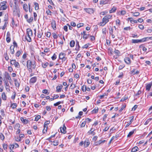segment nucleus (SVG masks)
<instances>
[{"mask_svg":"<svg viewBox=\"0 0 152 152\" xmlns=\"http://www.w3.org/2000/svg\"><path fill=\"white\" fill-rule=\"evenodd\" d=\"M36 62L34 61L32 62L31 60H28L26 62V65L28 70L29 72H32V66L33 69H34L36 67Z\"/></svg>","mask_w":152,"mask_h":152,"instance_id":"nucleus-1","label":"nucleus"},{"mask_svg":"<svg viewBox=\"0 0 152 152\" xmlns=\"http://www.w3.org/2000/svg\"><path fill=\"white\" fill-rule=\"evenodd\" d=\"M112 15H107L105 16L102 19V21L99 23V25L101 26H104L109 21V20L111 18Z\"/></svg>","mask_w":152,"mask_h":152,"instance_id":"nucleus-2","label":"nucleus"},{"mask_svg":"<svg viewBox=\"0 0 152 152\" xmlns=\"http://www.w3.org/2000/svg\"><path fill=\"white\" fill-rule=\"evenodd\" d=\"M27 35L26 37V39L28 42H30L31 41V37L32 36L33 33L32 30L29 28L26 30Z\"/></svg>","mask_w":152,"mask_h":152,"instance_id":"nucleus-3","label":"nucleus"},{"mask_svg":"<svg viewBox=\"0 0 152 152\" xmlns=\"http://www.w3.org/2000/svg\"><path fill=\"white\" fill-rule=\"evenodd\" d=\"M4 84L5 87L7 91L8 92L10 91V86L9 85L8 80H4Z\"/></svg>","mask_w":152,"mask_h":152,"instance_id":"nucleus-4","label":"nucleus"},{"mask_svg":"<svg viewBox=\"0 0 152 152\" xmlns=\"http://www.w3.org/2000/svg\"><path fill=\"white\" fill-rule=\"evenodd\" d=\"M147 38V37L145 38L140 39H133L132 40V43H138L139 42H144L146 41V39Z\"/></svg>","mask_w":152,"mask_h":152,"instance_id":"nucleus-5","label":"nucleus"},{"mask_svg":"<svg viewBox=\"0 0 152 152\" xmlns=\"http://www.w3.org/2000/svg\"><path fill=\"white\" fill-rule=\"evenodd\" d=\"M51 27L53 28L55 30H56V27L55 21L54 20H52L51 21Z\"/></svg>","mask_w":152,"mask_h":152,"instance_id":"nucleus-6","label":"nucleus"},{"mask_svg":"<svg viewBox=\"0 0 152 152\" xmlns=\"http://www.w3.org/2000/svg\"><path fill=\"white\" fill-rule=\"evenodd\" d=\"M84 10L87 13L91 14L94 12V10L92 8H84Z\"/></svg>","mask_w":152,"mask_h":152,"instance_id":"nucleus-7","label":"nucleus"},{"mask_svg":"<svg viewBox=\"0 0 152 152\" xmlns=\"http://www.w3.org/2000/svg\"><path fill=\"white\" fill-rule=\"evenodd\" d=\"M61 132L64 134L66 133V128L64 124L63 127H61L60 128Z\"/></svg>","mask_w":152,"mask_h":152,"instance_id":"nucleus-8","label":"nucleus"},{"mask_svg":"<svg viewBox=\"0 0 152 152\" xmlns=\"http://www.w3.org/2000/svg\"><path fill=\"white\" fill-rule=\"evenodd\" d=\"M10 32L8 31L7 34V37L6 39V41L7 42L9 43L10 42L11 39L10 38Z\"/></svg>","mask_w":152,"mask_h":152,"instance_id":"nucleus-9","label":"nucleus"},{"mask_svg":"<svg viewBox=\"0 0 152 152\" xmlns=\"http://www.w3.org/2000/svg\"><path fill=\"white\" fill-rule=\"evenodd\" d=\"M129 119H130L129 122H127V124L126 125L125 127H127L130 124H131L132 122L133 121L134 116H132L129 117Z\"/></svg>","mask_w":152,"mask_h":152,"instance_id":"nucleus-10","label":"nucleus"},{"mask_svg":"<svg viewBox=\"0 0 152 152\" xmlns=\"http://www.w3.org/2000/svg\"><path fill=\"white\" fill-rule=\"evenodd\" d=\"M127 20H130L131 23L132 24L137 23V20H133V18H128L127 19Z\"/></svg>","mask_w":152,"mask_h":152,"instance_id":"nucleus-11","label":"nucleus"},{"mask_svg":"<svg viewBox=\"0 0 152 152\" xmlns=\"http://www.w3.org/2000/svg\"><path fill=\"white\" fill-rule=\"evenodd\" d=\"M152 86V82H151L150 83L147 84L146 88V90L148 91H149Z\"/></svg>","mask_w":152,"mask_h":152,"instance_id":"nucleus-12","label":"nucleus"},{"mask_svg":"<svg viewBox=\"0 0 152 152\" xmlns=\"http://www.w3.org/2000/svg\"><path fill=\"white\" fill-rule=\"evenodd\" d=\"M125 63L127 64H129L131 63V60L129 57H125L124 59Z\"/></svg>","mask_w":152,"mask_h":152,"instance_id":"nucleus-13","label":"nucleus"},{"mask_svg":"<svg viewBox=\"0 0 152 152\" xmlns=\"http://www.w3.org/2000/svg\"><path fill=\"white\" fill-rule=\"evenodd\" d=\"M63 88V86L61 84L60 86H58L56 87V92H60L61 91V89Z\"/></svg>","mask_w":152,"mask_h":152,"instance_id":"nucleus-14","label":"nucleus"},{"mask_svg":"<svg viewBox=\"0 0 152 152\" xmlns=\"http://www.w3.org/2000/svg\"><path fill=\"white\" fill-rule=\"evenodd\" d=\"M135 71V69H133L131 71V73L133 74V75H137L140 73L139 71L138 70Z\"/></svg>","mask_w":152,"mask_h":152,"instance_id":"nucleus-15","label":"nucleus"},{"mask_svg":"<svg viewBox=\"0 0 152 152\" xmlns=\"http://www.w3.org/2000/svg\"><path fill=\"white\" fill-rule=\"evenodd\" d=\"M90 144L89 141L87 140V141H85L84 142V146L85 148L88 147Z\"/></svg>","mask_w":152,"mask_h":152,"instance_id":"nucleus-16","label":"nucleus"},{"mask_svg":"<svg viewBox=\"0 0 152 152\" xmlns=\"http://www.w3.org/2000/svg\"><path fill=\"white\" fill-rule=\"evenodd\" d=\"M43 33L42 32V30H39L38 31V35L37 37L38 38H41L42 37V35H43Z\"/></svg>","mask_w":152,"mask_h":152,"instance_id":"nucleus-17","label":"nucleus"},{"mask_svg":"<svg viewBox=\"0 0 152 152\" xmlns=\"http://www.w3.org/2000/svg\"><path fill=\"white\" fill-rule=\"evenodd\" d=\"M20 119L22 122L24 124H27L28 122V120L27 119H24L23 117H21Z\"/></svg>","mask_w":152,"mask_h":152,"instance_id":"nucleus-18","label":"nucleus"},{"mask_svg":"<svg viewBox=\"0 0 152 152\" xmlns=\"http://www.w3.org/2000/svg\"><path fill=\"white\" fill-rule=\"evenodd\" d=\"M14 46L13 45H11L10 48V53L11 54H13L15 53V50H14Z\"/></svg>","mask_w":152,"mask_h":152,"instance_id":"nucleus-19","label":"nucleus"},{"mask_svg":"<svg viewBox=\"0 0 152 152\" xmlns=\"http://www.w3.org/2000/svg\"><path fill=\"white\" fill-rule=\"evenodd\" d=\"M37 80V78L36 77H32L30 80V82L32 83H35Z\"/></svg>","mask_w":152,"mask_h":152,"instance_id":"nucleus-20","label":"nucleus"},{"mask_svg":"<svg viewBox=\"0 0 152 152\" xmlns=\"http://www.w3.org/2000/svg\"><path fill=\"white\" fill-rule=\"evenodd\" d=\"M1 97L2 99L4 100H6L7 99V96L6 95L5 93L4 92H3L2 94Z\"/></svg>","mask_w":152,"mask_h":152,"instance_id":"nucleus-21","label":"nucleus"},{"mask_svg":"<svg viewBox=\"0 0 152 152\" xmlns=\"http://www.w3.org/2000/svg\"><path fill=\"white\" fill-rule=\"evenodd\" d=\"M139 150V148L137 146H135L133 147L132 149V152H135Z\"/></svg>","mask_w":152,"mask_h":152,"instance_id":"nucleus-22","label":"nucleus"},{"mask_svg":"<svg viewBox=\"0 0 152 152\" xmlns=\"http://www.w3.org/2000/svg\"><path fill=\"white\" fill-rule=\"evenodd\" d=\"M23 8L26 12H28V6L26 4H23Z\"/></svg>","mask_w":152,"mask_h":152,"instance_id":"nucleus-23","label":"nucleus"},{"mask_svg":"<svg viewBox=\"0 0 152 152\" xmlns=\"http://www.w3.org/2000/svg\"><path fill=\"white\" fill-rule=\"evenodd\" d=\"M14 83L15 86L18 88L20 86V83L16 79H15L14 80Z\"/></svg>","mask_w":152,"mask_h":152,"instance_id":"nucleus-24","label":"nucleus"},{"mask_svg":"<svg viewBox=\"0 0 152 152\" xmlns=\"http://www.w3.org/2000/svg\"><path fill=\"white\" fill-rule=\"evenodd\" d=\"M117 9L116 7H113L111 10H110V13H111L113 12H114Z\"/></svg>","mask_w":152,"mask_h":152,"instance_id":"nucleus-25","label":"nucleus"},{"mask_svg":"<svg viewBox=\"0 0 152 152\" xmlns=\"http://www.w3.org/2000/svg\"><path fill=\"white\" fill-rule=\"evenodd\" d=\"M135 129H133L132 131L130 132L127 136L128 137H130L134 133Z\"/></svg>","mask_w":152,"mask_h":152,"instance_id":"nucleus-26","label":"nucleus"},{"mask_svg":"<svg viewBox=\"0 0 152 152\" xmlns=\"http://www.w3.org/2000/svg\"><path fill=\"white\" fill-rule=\"evenodd\" d=\"M98 108L97 107H95L94 109V110H93L92 111H91L92 113L93 114V113H97L98 112Z\"/></svg>","mask_w":152,"mask_h":152,"instance_id":"nucleus-27","label":"nucleus"},{"mask_svg":"<svg viewBox=\"0 0 152 152\" xmlns=\"http://www.w3.org/2000/svg\"><path fill=\"white\" fill-rule=\"evenodd\" d=\"M49 65V63L48 62L42 63V66L44 68H46Z\"/></svg>","mask_w":152,"mask_h":152,"instance_id":"nucleus-28","label":"nucleus"},{"mask_svg":"<svg viewBox=\"0 0 152 152\" xmlns=\"http://www.w3.org/2000/svg\"><path fill=\"white\" fill-rule=\"evenodd\" d=\"M75 42L74 40H72L70 42V45L71 47H74L75 45Z\"/></svg>","mask_w":152,"mask_h":152,"instance_id":"nucleus-29","label":"nucleus"},{"mask_svg":"<svg viewBox=\"0 0 152 152\" xmlns=\"http://www.w3.org/2000/svg\"><path fill=\"white\" fill-rule=\"evenodd\" d=\"M126 105L125 104H123L121 105V109L119 110V111L120 112H121L126 107Z\"/></svg>","mask_w":152,"mask_h":152,"instance_id":"nucleus-30","label":"nucleus"},{"mask_svg":"<svg viewBox=\"0 0 152 152\" xmlns=\"http://www.w3.org/2000/svg\"><path fill=\"white\" fill-rule=\"evenodd\" d=\"M34 5L35 6V9L36 10H37L39 9V4L35 2L34 4Z\"/></svg>","mask_w":152,"mask_h":152,"instance_id":"nucleus-31","label":"nucleus"},{"mask_svg":"<svg viewBox=\"0 0 152 152\" xmlns=\"http://www.w3.org/2000/svg\"><path fill=\"white\" fill-rule=\"evenodd\" d=\"M7 5L4 6V7L2 6L1 5L0 8V10H5L7 9Z\"/></svg>","mask_w":152,"mask_h":152,"instance_id":"nucleus-32","label":"nucleus"},{"mask_svg":"<svg viewBox=\"0 0 152 152\" xmlns=\"http://www.w3.org/2000/svg\"><path fill=\"white\" fill-rule=\"evenodd\" d=\"M113 27L109 28V33L110 34H113Z\"/></svg>","mask_w":152,"mask_h":152,"instance_id":"nucleus-33","label":"nucleus"},{"mask_svg":"<svg viewBox=\"0 0 152 152\" xmlns=\"http://www.w3.org/2000/svg\"><path fill=\"white\" fill-rule=\"evenodd\" d=\"M59 142L58 140H55L53 142V145L54 146H56L58 144Z\"/></svg>","mask_w":152,"mask_h":152,"instance_id":"nucleus-34","label":"nucleus"},{"mask_svg":"<svg viewBox=\"0 0 152 152\" xmlns=\"http://www.w3.org/2000/svg\"><path fill=\"white\" fill-rule=\"evenodd\" d=\"M64 56V53H61L59 56V58L60 59H61V58H63Z\"/></svg>","mask_w":152,"mask_h":152,"instance_id":"nucleus-35","label":"nucleus"},{"mask_svg":"<svg viewBox=\"0 0 152 152\" xmlns=\"http://www.w3.org/2000/svg\"><path fill=\"white\" fill-rule=\"evenodd\" d=\"M42 92L45 94L48 95L49 94V92H48L47 89H44L42 91Z\"/></svg>","mask_w":152,"mask_h":152,"instance_id":"nucleus-36","label":"nucleus"},{"mask_svg":"<svg viewBox=\"0 0 152 152\" xmlns=\"http://www.w3.org/2000/svg\"><path fill=\"white\" fill-rule=\"evenodd\" d=\"M21 52H22V50H19L15 54L16 56L17 57H19L21 54Z\"/></svg>","mask_w":152,"mask_h":152,"instance_id":"nucleus-37","label":"nucleus"},{"mask_svg":"<svg viewBox=\"0 0 152 152\" xmlns=\"http://www.w3.org/2000/svg\"><path fill=\"white\" fill-rule=\"evenodd\" d=\"M44 128L42 132L43 133H45L47 132L48 126H44Z\"/></svg>","mask_w":152,"mask_h":152,"instance_id":"nucleus-38","label":"nucleus"},{"mask_svg":"<svg viewBox=\"0 0 152 152\" xmlns=\"http://www.w3.org/2000/svg\"><path fill=\"white\" fill-rule=\"evenodd\" d=\"M7 79L9 81V83H12V80L10 76L9 75H7Z\"/></svg>","mask_w":152,"mask_h":152,"instance_id":"nucleus-39","label":"nucleus"},{"mask_svg":"<svg viewBox=\"0 0 152 152\" xmlns=\"http://www.w3.org/2000/svg\"><path fill=\"white\" fill-rule=\"evenodd\" d=\"M33 20V18L31 17L29 19L27 20V21L28 23H31Z\"/></svg>","mask_w":152,"mask_h":152,"instance_id":"nucleus-40","label":"nucleus"},{"mask_svg":"<svg viewBox=\"0 0 152 152\" xmlns=\"http://www.w3.org/2000/svg\"><path fill=\"white\" fill-rule=\"evenodd\" d=\"M7 2L6 1H4L1 2V4H2V6L4 7V6L7 5L6 4Z\"/></svg>","mask_w":152,"mask_h":152,"instance_id":"nucleus-41","label":"nucleus"},{"mask_svg":"<svg viewBox=\"0 0 152 152\" xmlns=\"http://www.w3.org/2000/svg\"><path fill=\"white\" fill-rule=\"evenodd\" d=\"M4 138L5 137L4 134L2 133H1L0 134V138L2 140H3L4 139Z\"/></svg>","mask_w":152,"mask_h":152,"instance_id":"nucleus-42","label":"nucleus"},{"mask_svg":"<svg viewBox=\"0 0 152 152\" xmlns=\"http://www.w3.org/2000/svg\"><path fill=\"white\" fill-rule=\"evenodd\" d=\"M140 15V13L138 12H134L133 13V15L134 16L137 17L138 16Z\"/></svg>","mask_w":152,"mask_h":152,"instance_id":"nucleus-43","label":"nucleus"},{"mask_svg":"<svg viewBox=\"0 0 152 152\" xmlns=\"http://www.w3.org/2000/svg\"><path fill=\"white\" fill-rule=\"evenodd\" d=\"M86 121H85L82 122L80 125L81 127H84L86 125Z\"/></svg>","mask_w":152,"mask_h":152,"instance_id":"nucleus-44","label":"nucleus"},{"mask_svg":"<svg viewBox=\"0 0 152 152\" xmlns=\"http://www.w3.org/2000/svg\"><path fill=\"white\" fill-rule=\"evenodd\" d=\"M17 106V104L16 103H13L11 104V107L13 108H15Z\"/></svg>","mask_w":152,"mask_h":152,"instance_id":"nucleus-45","label":"nucleus"},{"mask_svg":"<svg viewBox=\"0 0 152 152\" xmlns=\"http://www.w3.org/2000/svg\"><path fill=\"white\" fill-rule=\"evenodd\" d=\"M92 120L91 119L89 118H86L85 119V121H86V123H89Z\"/></svg>","mask_w":152,"mask_h":152,"instance_id":"nucleus-46","label":"nucleus"},{"mask_svg":"<svg viewBox=\"0 0 152 152\" xmlns=\"http://www.w3.org/2000/svg\"><path fill=\"white\" fill-rule=\"evenodd\" d=\"M20 127V125L18 123L16 124L15 125V126L14 127L15 129L16 128H19Z\"/></svg>","mask_w":152,"mask_h":152,"instance_id":"nucleus-47","label":"nucleus"},{"mask_svg":"<svg viewBox=\"0 0 152 152\" xmlns=\"http://www.w3.org/2000/svg\"><path fill=\"white\" fill-rule=\"evenodd\" d=\"M41 118V116L39 115H38L35 118V120L37 121Z\"/></svg>","mask_w":152,"mask_h":152,"instance_id":"nucleus-48","label":"nucleus"},{"mask_svg":"<svg viewBox=\"0 0 152 152\" xmlns=\"http://www.w3.org/2000/svg\"><path fill=\"white\" fill-rule=\"evenodd\" d=\"M14 65L15 67L17 68H19L20 66V64L18 62H16L15 63Z\"/></svg>","mask_w":152,"mask_h":152,"instance_id":"nucleus-49","label":"nucleus"},{"mask_svg":"<svg viewBox=\"0 0 152 152\" xmlns=\"http://www.w3.org/2000/svg\"><path fill=\"white\" fill-rule=\"evenodd\" d=\"M56 58V55L55 53H54L53 56L51 57L52 60H54Z\"/></svg>","mask_w":152,"mask_h":152,"instance_id":"nucleus-50","label":"nucleus"},{"mask_svg":"<svg viewBox=\"0 0 152 152\" xmlns=\"http://www.w3.org/2000/svg\"><path fill=\"white\" fill-rule=\"evenodd\" d=\"M86 86H83L82 87V90L83 92L86 91Z\"/></svg>","mask_w":152,"mask_h":152,"instance_id":"nucleus-51","label":"nucleus"},{"mask_svg":"<svg viewBox=\"0 0 152 152\" xmlns=\"http://www.w3.org/2000/svg\"><path fill=\"white\" fill-rule=\"evenodd\" d=\"M83 25H84L83 23H79V24H77V26L78 28H79L83 26Z\"/></svg>","mask_w":152,"mask_h":152,"instance_id":"nucleus-52","label":"nucleus"},{"mask_svg":"<svg viewBox=\"0 0 152 152\" xmlns=\"http://www.w3.org/2000/svg\"><path fill=\"white\" fill-rule=\"evenodd\" d=\"M125 65L124 64H122L119 66L118 69L119 70L122 69L123 68L125 67Z\"/></svg>","mask_w":152,"mask_h":152,"instance_id":"nucleus-53","label":"nucleus"},{"mask_svg":"<svg viewBox=\"0 0 152 152\" xmlns=\"http://www.w3.org/2000/svg\"><path fill=\"white\" fill-rule=\"evenodd\" d=\"M106 30H107V29H106V28H104L102 29V33L103 34H106Z\"/></svg>","mask_w":152,"mask_h":152,"instance_id":"nucleus-54","label":"nucleus"},{"mask_svg":"<svg viewBox=\"0 0 152 152\" xmlns=\"http://www.w3.org/2000/svg\"><path fill=\"white\" fill-rule=\"evenodd\" d=\"M16 62L15 60H12L10 61V64L12 65H15V63Z\"/></svg>","mask_w":152,"mask_h":152,"instance_id":"nucleus-55","label":"nucleus"},{"mask_svg":"<svg viewBox=\"0 0 152 152\" xmlns=\"http://www.w3.org/2000/svg\"><path fill=\"white\" fill-rule=\"evenodd\" d=\"M50 123V121H47L45 122L44 126H48L47 125L49 124Z\"/></svg>","mask_w":152,"mask_h":152,"instance_id":"nucleus-56","label":"nucleus"},{"mask_svg":"<svg viewBox=\"0 0 152 152\" xmlns=\"http://www.w3.org/2000/svg\"><path fill=\"white\" fill-rule=\"evenodd\" d=\"M46 12L47 14L48 15H51V11H50V10L49 9H48Z\"/></svg>","mask_w":152,"mask_h":152,"instance_id":"nucleus-57","label":"nucleus"},{"mask_svg":"<svg viewBox=\"0 0 152 152\" xmlns=\"http://www.w3.org/2000/svg\"><path fill=\"white\" fill-rule=\"evenodd\" d=\"M89 37V35L86 34H84L83 37V38L86 39H87Z\"/></svg>","mask_w":152,"mask_h":152,"instance_id":"nucleus-58","label":"nucleus"},{"mask_svg":"<svg viewBox=\"0 0 152 152\" xmlns=\"http://www.w3.org/2000/svg\"><path fill=\"white\" fill-rule=\"evenodd\" d=\"M0 112L1 115L2 116H4V115H5V114L4 113V110L3 109H1V110Z\"/></svg>","mask_w":152,"mask_h":152,"instance_id":"nucleus-59","label":"nucleus"},{"mask_svg":"<svg viewBox=\"0 0 152 152\" xmlns=\"http://www.w3.org/2000/svg\"><path fill=\"white\" fill-rule=\"evenodd\" d=\"M131 27L130 26L126 27L124 28V29L125 30H130L131 29Z\"/></svg>","mask_w":152,"mask_h":152,"instance_id":"nucleus-60","label":"nucleus"},{"mask_svg":"<svg viewBox=\"0 0 152 152\" xmlns=\"http://www.w3.org/2000/svg\"><path fill=\"white\" fill-rule=\"evenodd\" d=\"M25 142L26 144L28 145L29 144L30 141L29 139H27L25 140Z\"/></svg>","mask_w":152,"mask_h":152,"instance_id":"nucleus-61","label":"nucleus"},{"mask_svg":"<svg viewBox=\"0 0 152 152\" xmlns=\"http://www.w3.org/2000/svg\"><path fill=\"white\" fill-rule=\"evenodd\" d=\"M126 13V12L125 10H122L121 11L120 14L121 15H124Z\"/></svg>","mask_w":152,"mask_h":152,"instance_id":"nucleus-62","label":"nucleus"},{"mask_svg":"<svg viewBox=\"0 0 152 152\" xmlns=\"http://www.w3.org/2000/svg\"><path fill=\"white\" fill-rule=\"evenodd\" d=\"M100 145V142L99 141H97L95 142L94 143V145L95 146L98 145Z\"/></svg>","mask_w":152,"mask_h":152,"instance_id":"nucleus-63","label":"nucleus"},{"mask_svg":"<svg viewBox=\"0 0 152 152\" xmlns=\"http://www.w3.org/2000/svg\"><path fill=\"white\" fill-rule=\"evenodd\" d=\"M46 36L47 37H49L51 35V33L50 32H47V33H46Z\"/></svg>","mask_w":152,"mask_h":152,"instance_id":"nucleus-64","label":"nucleus"}]
</instances>
